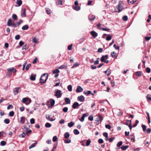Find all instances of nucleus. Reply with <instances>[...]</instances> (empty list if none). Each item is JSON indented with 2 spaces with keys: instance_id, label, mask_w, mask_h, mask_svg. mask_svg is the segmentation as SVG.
I'll use <instances>...</instances> for the list:
<instances>
[{
  "instance_id": "f257e3e1",
  "label": "nucleus",
  "mask_w": 151,
  "mask_h": 151,
  "mask_svg": "<svg viewBox=\"0 0 151 151\" xmlns=\"http://www.w3.org/2000/svg\"><path fill=\"white\" fill-rule=\"evenodd\" d=\"M48 77V75L47 73H44L41 77L40 81V83H45Z\"/></svg>"
},
{
  "instance_id": "f03ea898",
  "label": "nucleus",
  "mask_w": 151,
  "mask_h": 151,
  "mask_svg": "<svg viewBox=\"0 0 151 151\" xmlns=\"http://www.w3.org/2000/svg\"><path fill=\"white\" fill-rule=\"evenodd\" d=\"M122 1H120L119 2L118 5L116 6V9L118 10H116L115 9V12L119 13L122 11L123 9V6L122 5Z\"/></svg>"
},
{
  "instance_id": "7ed1b4c3",
  "label": "nucleus",
  "mask_w": 151,
  "mask_h": 151,
  "mask_svg": "<svg viewBox=\"0 0 151 151\" xmlns=\"http://www.w3.org/2000/svg\"><path fill=\"white\" fill-rule=\"evenodd\" d=\"M108 58V55H103L101 58V61L102 62H104L105 63H109V60H105V59H106V60Z\"/></svg>"
},
{
  "instance_id": "20e7f679",
  "label": "nucleus",
  "mask_w": 151,
  "mask_h": 151,
  "mask_svg": "<svg viewBox=\"0 0 151 151\" xmlns=\"http://www.w3.org/2000/svg\"><path fill=\"white\" fill-rule=\"evenodd\" d=\"M61 91L60 90H58L56 92V94L55 96L57 97V98L60 97L62 96V93H61Z\"/></svg>"
},
{
  "instance_id": "39448f33",
  "label": "nucleus",
  "mask_w": 151,
  "mask_h": 151,
  "mask_svg": "<svg viewBox=\"0 0 151 151\" xmlns=\"http://www.w3.org/2000/svg\"><path fill=\"white\" fill-rule=\"evenodd\" d=\"M21 88L20 87L16 88L13 90V93L15 95H16L19 93V90Z\"/></svg>"
},
{
  "instance_id": "423d86ee",
  "label": "nucleus",
  "mask_w": 151,
  "mask_h": 151,
  "mask_svg": "<svg viewBox=\"0 0 151 151\" xmlns=\"http://www.w3.org/2000/svg\"><path fill=\"white\" fill-rule=\"evenodd\" d=\"M80 105L77 102H75L72 106V108L74 109H76L78 108Z\"/></svg>"
},
{
  "instance_id": "0eeeda50",
  "label": "nucleus",
  "mask_w": 151,
  "mask_h": 151,
  "mask_svg": "<svg viewBox=\"0 0 151 151\" xmlns=\"http://www.w3.org/2000/svg\"><path fill=\"white\" fill-rule=\"evenodd\" d=\"M26 11L25 9H22L21 13V16L22 17H25L26 16Z\"/></svg>"
},
{
  "instance_id": "6e6552de",
  "label": "nucleus",
  "mask_w": 151,
  "mask_h": 151,
  "mask_svg": "<svg viewBox=\"0 0 151 151\" xmlns=\"http://www.w3.org/2000/svg\"><path fill=\"white\" fill-rule=\"evenodd\" d=\"M23 130V132H32V131L29 129V128L27 127L26 126L24 127Z\"/></svg>"
},
{
  "instance_id": "1a4fd4ad",
  "label": "nucleus",
  "mask_w": 151,
  "mask_h": 151,
  "mask_svg": "<svg viewBox=\"0 0 151 151\" xmlns=\"http://www.w3.org/2000/svg\"><path fill=\"white\" fill-rule=\"evenodd\" d=\"M83 88L80 86H78L76 90V92L77 93L81 92L83 91Z\"/></svg>"
},
{
  "instance_id": "9d476101",
  "label": "nucleus",
  "mask_w": 151,
  "mask_h": 151,
  "mask_svg": "<svg viewBox=\"0 0 151 151\" xmlns=\"http://www.w3.org/2000/svg\"><path fill=\"white\" fill-rule=\"evenodd\" d=\"M78 100L81 102H83L85 100V98L82 95L79 96L78 97Z\"/></svg>"
},
{
  "instance_id": "9b49d317",
  "label": "nucleus",
  "mask_w": 151,
  "mask_h": 151,
  "mask_svg": "<svg viewBox=\"0 0 151 151\" xmlns=\"http://www.w3.org/2000/svg\"><path fill=\"white\" fill-rule=\"evenodd\" d=\"M127 124L129 127L130 129L132 128L131 126V120H127L126 121Z\"/></svg>"
},
{
  "instance_id": "f8f14e48",
  "label": "nucleus",
  "mask_w": 151,
  "mask_h": 151,
  "mask_svg": "<svg viewBox=\"0 0 151 151\" xmlns=\"http://www.w3.org/2000/svg\"><path fill=\"white\" fill-rule=\"evenodd\" d=\"M91 35L93 37H96L98 36V34L94 31H92L91 32Z\"/></svg>"
},
{
  "instance_id": "ddd939ff",
  "label": "nucleus",
  "mask_w": 151,
  "mask_h": 151,
  "mask_svg": "<svg viewBox=\"0 0 151 151\" xmlns=\"http://www.w3.org/2000/svg\"><path fill=\"white\" fill-rule=\"evenodd\" d=\"M29 133H26V135L29 136ZM26 134L25 133H22L21 134L19 135V137L20 138H23L25 136Z\"/></svg>"
},
{
  "instance_id": "4468645a",
  "label": "nucleus",
  "mask_w": 151,
  "mask_h": 151,
  "mask_svg": "<svg viewBox=\"0 0 151 151\" xmlns=\"http://www.w3.org/2000/svg\"><path fill=\"white\" fill-rule=\"evenodd\" d=\"M95 18V16L94 15H91L88 17V19L91 21H93Z\"/></svg>"
},
{
  "instance_id": "2eb2a0df",
  "label": "nucleus",
  "mask_w": 151,
  "mask_h": 151,
  "mask_svg": "<svg viewBox=\"0 0 151 151\" xmlns=\"http://www.w3.org/2000/svg\"><path fill=\"white\" fill-rule=\"evenodd\" d=\"M29 27L28 25L26 24L22 27V29L23 30H26L29 29Z\"/></svg>"
},
{
  "instance_id": "dca6fc26",
  "label": "nucleus",
  "mask_w": 151,
  "mask_h": 151,
  "mask_svg": "<svg viewBox=\"0 0 151 151\" xmlns=\"http://www.w3.org/2000/svg\"><path fill=\"white\" fill-rule=\"evenodd\" d=\"M73 7L74 9L77 11H79L80 9V7L78 5L74 6H73Z\"/></svg>"
},
{
  "instance_id": "f3484780",
  "label": "nucleus",
  "mask_w": 151,
  "mask_h": 151,
  "mask_svg": "<svg viewBox=\"0 0 151 151\" xmlns=\"http://www.w3.org/2000/svg\"><path fill=\"white\" fill-rule=\"evenodd\" d=\"M104 73L105 74L107 73V76H109L110 75L111 73L110 70L109 69H107L106 70L104 71Z\"/></svg>"
},
{
  "instance_id": "a211bd4d",
  "label": "nucleus",
  "mask_w": 151,
  "mask_h": 151,
  "mask_svg": "<svg viewBox=\"0 0 151 151\" xmlns=\"http://www.w3.org/2000/svg\"><path fill=\"white\" fill-rule=\"evenodd\" d=\"M12 20L9 19L8 20L7 25L8 26H10L12 25Z\"/></svg>"
},
{
  "instance_id": "6ab92c4d",
  "label": "nucleus",
  "mask_w": 151,
  "mask_h": 151,
  "mask_svg": "<svg viewBox=\"0 0 151 151\" xmlns=\"http://www.w3.org/2000/svg\"><path fill=\"white\" fill-rule=\"evenodd\" d=\"M64 140V142L65 143H69L71 142V140L69 138H65Z\"/></svg>"
},
{
  "instance_id": "aec40b11",
  "label": "nucleus",
  "mask_w": 151,
  "mask_h": 151,
  "mask_svg": "<svg viewBox=\"0 0 151 151\" xmlns=\"http://www.w3.org/2000/svg\"><path fill=\"white\" fill-rule=\"evenodd\" d=\"M37 142H35V143L32 144L31 145H30L29 147V149H30L32 148L35 147L37 145Z\"/></svg>"
},
{
  "instance_id": "412c9836",
  "label": "nucleus",
  "mask_w": 151,
  "mask_h": 151,
  "mask_svg": "<svg viewBox=\"0 0 151 151\" xmlns=\"http://www.w3.org/2000/svg\"><path fill=\"white\" fill-rule=\"evenodd\" d=\"M25 119L24 117H22L20 118V121L21 122L22 124H24L25 122Z\"/></svg>"
},
{
  "instance_id": "4be33fe9",
  "label": "nucleus",
  "mask_w": 151,
  "mask_h": 151,
  "mask_svg": "<svg viewBox=\"0 0 151 151\" xmlns=\"http://www.w3.org/2000/svg\"><path fill=\"white\" fill-rule=\"evenodd\" d=\"M87 115L86 114H83L81 117L80 121L82 122H83L84 120L85 117Z\"/></svg>"
},
{
  "instance_id": "5701e85b",
  "label": "nucleus",
  "mask_w": 151,
  "mask_h": 151,
  "mask_svg": "<svg viewBox=\"0 0 151 151\" xmlns=\"http://www.w3.org/2000/svg\"><path fill=\"white\" fill-rule=\"evenodd\" d=\"M65 101L67 104H70V101L69 98H66L65 99Z\"/></svg>"
},
{
  "instance_id": "b1692460",
  "label": "nucleus",
  "mask_w": 151,
  "mask_h": 151,
  "mask_svg": "<svg viewBox=\"0 0 151 151\" xmlns=\"http://www.w3.org/2000/svg\"><path fill=\"white\" fill-rule=\"evenodd\" d=\"M142 75V72L141 71H137L136 73V75L137 76H140Z\"/></svg>"
},
{
  "instance_id": "393cba45",
  "label": "nucleus",
  "mask_w": 151,
  "mask_h": 151,
  "mask_svg": "<svg viewBox=\"0 0 151 151\" xmlns=\"http://www.w3.org/2000/svg\"><path fill=\"white\" fill-rule=\"evenodd\" d=\"M63 1H61V0H57V1L56 2V4H57V5H62L63 4Z\"/></svg>"
},
{
  "instance_id": "a878e982",
  "label": "nucleus",
  "mask_w": 151,
  "mask_h": 151,
  "mask_svg": "<svg viewBox=\"0 0 151 151\" xmlns=\"http://www.w3.org/2000/svg\"><path fill=\"white\" fill-rule=\"evenodd\" d=\"M128 147V145H126L125 146H122L121 147V148L122 150H126Z\"/></svg>"
},
{
  "instance_id": "bb28decb",
  "label": "nucleus",
  "mask_w": 151,
  "mask_h": 151,
  "mask_svg": "<svg viewBox=\"0 0 151 151\" xmlns=\"http://www.w3.org/2000/svg\"><path fill=\"white\" fill-rule=\"evenodd\" d=\"M12 18L14 20H16L17 19V15L15 14H13L12 15Z\"/></svg>"
},
{
  "instance_id": "cd10ccee",
  "label": "nucleus",
  "mask_w": 151,
  "mask_h": 151,
  "mask_svg": "<svg viewBox=\"0 0 151 151\" xmlns=\"http://www.w3.org/2000/svg\"><path fill=\"white\" fill-rule=\"evenodd\" d=\"M17 4L19 6H20L22 4V1L21 0H17Z\"/></svg>"
},
{
  "instance_id": "c85d7f7f",
  "label": "nucleus",
  "mask_w": 151,
  "mask_h": 151,
  "mask_svg": "<svg viewBox=\"0 0 151 151\" xmlns=\"http://www.w3.org/2000/svg\"><path fill=\"white\" fill-rule=\"evenodd\" d=\"M116 53L115 52H112L111 53V55L113 58H114L116 56Z\"/></svg>"
},
{
  "instance_id": "c756f323",
  "label": "nucleus",
  "mask_w": 151,
  "mask_h": 151,
  "mask_svg": "<svg viewBox=\"0 0 151 151\" xmlns=\"http://www.w3.org/2000/svg\"><path fill=\"white\" fill-rule=\"evenodd\" d=\"M147 99L148 101H151V95L150 94H148L147 96Z\"/></svg>"
},
{
  "instance_id": "7c9ffc66",
  "label": "nucleus",
  "mask_w": 151,
  "mask_h": 151,
  "mask_svg": "<svg viewBox=\"0 0 151 151\" xmlns=\"http://www.w3.org/2000/svg\"><path fill=\"white\" fill-rule=\"evenodd\" d=\"M70 136L69 133H65L64 134V137L65 138H68Z\"/></svg>"
},
{
  "instance_id": "2f4dec72",
  "label": "nucleus",
  "mask_w": 151,
  "mask_h": 151,
  "mask_svg": "<svg viewBox=\"0 0 151 151\" xmlns=\"http://www.w3.org/2000/svg\"><path fill=\"white\" fill-rule=\"evenodd\" d=\"M74 124V123L73 122H71L68 123V126L70 127H71Z\"/></svg>"
},
{
  "instance_id": "473e14b6",
  "label": "nucleus",
  "mask_w": 151,
  "mask_h": 151,
  "mask_svg": "<svg viewBox=\"0 0 151 151\" xmlns=\"http://www.w3.org/2000/svg\"><path fill=\"white\" fill-rule=\"evenodd\" d=\"M30 79L32 81H34L35 80V76H34L32 75H31L30 78Z\"/></svg>"
},
{
  "instance_id": "72a5a7b5",
  "label": "nucleus",
  "mask_w": 151,
  "mask_h": 151,
  "mask_svg": "<svg viewBox=\"0 0 151 151\" xmlns=\"http://www.w3.org/2000/svg\"><path fill=\"white\" fill-rule=\"evenodd\" d=\"M60 72L59 70L58 69H55L53 71L52 73H53L58 74Z\"/></svg>"
},
{
  "instance_id": "f704fd0d",
  "label": "nucleus",
  "mask_w": 151,
  "mask_h": 151,
  "mask_svg": "<svg viewBox=\"0 0 151 151\" xmlns=\"http://www.w3.org/2000/svg\"><path fill=\"white\" fill-rule=\"evenodd\" d=\"M83 93L84 94L86 95H88V94L91 93V92L90 91H88L87 92L84 91L83 92Z\"/></svg>"
},
{
  "instance_id": "c9c22d12",
  "label": "nucleus",
  "mask_w": 151,
  "mask_h": 151,
  "mask_svg": "<svg viewBox=\"0 0 151 151\" xmlns=\"http://www.w3.org/2000/svg\"><path fill=\"white\" fill-rule=\"evenodd\" d=\"M4 122L6 124H8L10 122V120L8 119H6L4 121Z\"/></svg>"
},
{
  "instance_id": "e433bc0d",
  "label": "nucleus",
  "mask_w": 151,
  "mask_h": 151,
  "mask_svg": "<svg viewBox=\"0 0 151 151\" xmlns=\"http://www.w3.org/2000/svg\"><path fill=\"white\" fill-rule=\"evenodd\" d=\"M14 115V112L13 111H12L9 112V116H13Z\"/></svg>"
},
{
  "instance_id": "4c0bfd02",
  "label": "nucleus",
  "mask_w": 151,
  "mask_h": 151,
  "mask_svg": "<svg viewBox=\"0 0 151 151\" xmlns=\"http://www.w3.org/2000/svg\"><path fill=\"white\" fill-rule=\"evenodd\" d=\"M142 128L144 132H145L146 131V127L145 125L142 124Z\"/></svg>"
},
{
  "instance_id": "58836bf2",
  "label": "nucleus",
  "mask_w": 151,
  "mask_h": 151,
  "mask_svg": "<svg viewBox=\"0 0 151 151\" xmlns=\"http://www.w3.org/2000/svg\"><path fill=\"white\" fill-rule=\"evenodd\" d=\"M66 68V65H65V64H64L63 65H61L58 68L60 69H62L65 68Z\"/></svg>"
},
{
  "instance_id": "ea45409f",
  "label": "nucleus",
  "mask_w": 151,
  "mask_h": 151,
  "mask_svg": "<svg viewBox=\"0 0 151 151\" xmlns=\"http://www.w3.org/2000/svg\"><path fill=\"white\" fill-rule=\"evenodd\" d=\"M100 29H102V30H104V31H108V32H109L110 31V29H107L106 28H102V27H101L100 28Z\"/></svg>"
},
{
  "instance_id": "a19ab883",
  "label": "nucleus",
  "mask_w": 151,
  "mask_h": 151,
  "mask_svg": "<svg viewBox=\"0 0 151 151\" xmlns=\"http://www.w3.org/2000/svg\"><path fill=\"white\" fill-rule=\"evenodd\" d=\"M6 142L4 141H1L0 142V145L2 146H4L6 145Z\"/></svg>"
},
{
  "instance_id": "79ce46f5",
  "label": "nucleus",
  "mask_w": 151,
  "mask_h": 151,
  "mask_svg": "<svg viewBox=\"0 0 151 151\" xmlns=\"http://www.w3.org/2000/svg\"><path fill=\"white\" fill-rule=\"evenodd\" d=\"M122 19L124 21H127L128 20V17L127 16H124L123 17Z\"/></svg>"
},
{
  "instance_id": "37998d69",
  "label": "nucleus",
  "mask_w": 151,
  "mask_h": 151,
  "mask_svg": "<svg viewBox=\"0 0 151 151\" xmlns=\"http://www.w3.org/2000/svg\"><path fill=\"white\" fill-rule=\"evenodd\" d=\"M68 89L69 91H72V86L71 85H69L68 86Z\"/></svg>"
},
{
  "instance_id": "c03bdc74",
  "label": "nucleus",
  "mask_w": 151,
  "mask_h": 151,
  "mask_svg": "<svg viewBox=\"0 0 151 151\" xmlns=\"http://www.w3.org/2000/svg\"><path fill=\"white\" fill-rule=\"evenodd\" d=\"M146 114H147V117H148V123H150V116H149V113L147 112H146Z\"/></svg>"
},
{
  "instance_id": "a18cd8bd",
  "label": "nucleus",
  "mask_w": 151,
  "mask_h": 151,
  "mask_svg": "<svg viewBox=\"0 0 151 151\" xmlns=\"http://www.w3.org/2000/svg\"><path fill=\"white\" fill-rule=\"evenodd\" d=\"M55 103V101L53 99L51 100L50 105L51 106H53L54 105Z\"/></svg>"
},
{
  "instance_id": "49530a36",
  "label": "nucleus",
  "mask_w": 151,
  "mask_h": 151,
  "mask_svg": "<svg viewBox=\"0 0 151 151\" xmlns=\"http://www.w3.org/2000/svg\"><path fill=\"white\" fill-rule=\"evenodd\" d=\"M112 37L111 36L109 35H108V36L106 38V40H107L109 41L111 40Z\"/></svg>"
},
{
  "instance_id": "de8ad7c7",
  "label": "nucleus",
  "mask_w": 151,
  "mask_h": 151,
  "mask_svg": "<svg viewBox=\"0 0 151 151\" xmlns=\"http://www.w3.org/2000/svg\"><path fill=\"white\" fill-rule=\"evenodd\" d=\"M46 118L49 121H53L54 120V119H53L52 118H50V116H47L46 117Z\"/></svg>"
},
{
  "instance_id": "09e8293b",
  "label": "nucleus",
  "mask_w": 151,
  "mask_h": 151,
  "mask_svg": "<svg viewBox=\"0 0 151 151\" xmlns=\"http://www.w3.org/2000/svg\"><path fill=\"white\" fill-rule=\"evenodd\" d=\"M51 126V125L48 123H47L45 124V126L46 127H50Z\"/></svg>"
},
{
  "instance_id": "8fccbe9b",
  "label": "nucleus",
  "mask_w": 151,
  "mask_h": 151,
  "mask_svg": "<svg viewBox=\"0 0 151 151\" xmlns=\"http://www.w3.org/2000/svg\"><path fill=\"white\" fill-rule=\"evenodd\" d=\"M72 46H73V45L72 44H70V45H69L68 46V49L69 50H71L72 49Z\"/></svg>"
},
{
  "instance_id": "3c124183",
  "label": "nucleus",
  "mask_w": 151,
  "mask_h": 151,
  "mask_svg": "<svg viewBox=\"0 0 151 151\" xmlns=\"http://www.w3.org/2000/svg\"><path fill=\"white\" fill-rule=\"evenodd\" d=\"M68 110V107H65L63 109V112H67Z\"/></svg>"
},
{
  "instance_id": "603ef678",
  "label": "nucleus",
  "mask_w": 151,
  "mask_h": 151,
  "mask_svg": "<svg viewBox=\"0 0 151 151\" xmlns=\"http://www.w3.org/2000/svg\"><path fill=\"white\" fill-rule=\"evenodd\" d=\"M91 142V141L90 139H88L87 140V143L86 144V146H89Z\"/></svg>"
},
{
  "instance_id": "864d4df0",
  "label": "nucleus",
  "mask_w": 151,
  "mask_h": 151,
  "mask_svg": "<svg viewBox=\"0 0 151 151\" xmlns=\"http://www.w3.org/2000/svg\"><path fill=\"white\" fill-rule=\"evenodd\" d=\"M23 22V21L22 19L19 20V21L17 22V24L18 26H19L21 23Z\"/></svg>"
},
{
  "instance_id": "5fc2aeb1",
  "label": "nucleus",
  "mask_w": 151,
  "mask_h": 151,
  "mask_svg": "<svg viewBox=\"0 0 151 151\" xmlns=\"http://www.w3.org/2000/svg\"><path fill=\"white\" fill-rule=\"evenodd\" d=\"M122 141H120L118 142L117 144L118 147H120L122 144Z\"/></svg>"
},
{
  "instance_id": "6e6d98bb",
  "label": "nucleus",
  "mask_w": 151,
  "mask_h": 151,
  "mask_svg": "<svg viewBox=\"0 0 151 151\" xmlns=\"http://www.w3.org/2000/svg\"><path fill=\"white\" fill-rule=\"evenodd\" d=\"M57 139L58 138L56 136H54L53 137L52 140L53 142H55L57 141Z\"/></svg>"
},
{
  "instance_id": "4d7b16f0",
  "label": "nucleus",
  "mask_w": 151,
  "mask_h": 151,
  "mask_svg": "<svg viewBox=\"0 0 151 151\" xmlns=\"http://www.w3.org/2000/svg\"><path fill=\"white\" fill-rule=\"evenodd\" d=\"M31 66V64H28L26 67V70H27L29 69V68Z\"/></svg>"
},
{
  "instance_id": "13d9d810",
  "label": "nucleus",
  "mask_w": 151,
  "mask_h": 151,
  "mask_svg": "<svg viewBox=\"0 0 151 151\" xmlns=\"http://www.w3.org/2000/svg\"><path fill=\"white\" fill-rule=\"evenodd\" d=\"M146 70L147 73H149L150 72V69L149 68L147 67L146 69Z\"/></svg>"
},
{
  "instance_id": "bf43d9fd",
  "label": "nucleus",
  "mask_w": 151,
  "mask_h": 151,
  "mask_svg": "<svg viewBox=\"0 0 151 151\" xmlns=\"http://www.w3.org/2000/svg\"><path fill=\"white\" fill-rule=\"evenodd\" d=\"M30 122L31 124H34L35 123V119L33 118H32L30 120Z\"/></svg>"
},
{
  "instance_id": "052dcab7",
  "label": "nucleus",
  "mask_w": 151,
  "mask_h": 151,
  "mask_svg": "<svg viewBox=\"0 0 151 151\" xmlns=\"http://www.w3.org/2000/svg\"><path fill=\"white\" fill-rule=\"evenodd\" d=\"M78 65V63L77 62L75 63L72 66V68H74L75 67L77 66Z\"/></svg>"
},
{
  "instance_id": "680f3d73",
  "label": "nucleus",
  "mask_w": 151,
  "mask_h": 151,
  "mask_svg": "<svg viewBox=\"0 0 151 151\" xmlns=\"http://www.w3.org/2000/svg\"><path fill=\"white\" fill-rule=\"evenodd\" d=\"M27 98H24L22 99V102L23 103H25L27 101Z\"/></svg>"
},
{
  "instance_id": "e2e57ef3",
  "label": "nucleus",
  "mask_w": 151,
  "mask_h": 151,
  "mask_svg": "<svg viewBox=\"0 0 151 151\" xmlns=\"http://www.w3.org/2000/svg\"><path fill=\"white\" fill-rule=\"evenodd\" d=\"M98 117H99V119L100 121H101L102 119H103V118H102V116L99 114H98Z\"/></svg>"
},
{
  "instance_id": "0e129e2a",
  "label": "nucleus",
  "mask_w": 151,
  "mask_h": 151,
  "mask_svg": "<svg viewBox=\"0 0 151 151\" xmlns=\"http://www.w3.org/2000/svg\"><path fill=\"white\" fill-rule=\"evenodd\" d=\"M13 106L12 105L10 104V105H9V106L7 107V109H9L13 108Z\"/></svg>"
},
{
  "instance_id": "69168bd1",
  "label": "nucleus",
  "mask_w": 151,
  "mask_h": 151,
  "mask_svg": "<svg viewBox=\"0 0 151 151\" xmlns=\"http://www.w3.org/2000/svg\"><path fill=\"white\" fill-rule=\"evenodd\" d=\"M114 47L116 50H119V46H116V44H114L113 46Z\"/></svg>"
},
{
  "instance_id": "338daca9",
  "label": "nucleus",
  "mask_w": 151,
  "mask_h": 151,
  "mask_svg": "<svg viewBox=\"0 0 151 151\" xmlns=\"http://www.w3.org/2000/svg\"><path fill=\"white\" fill-rule=\"evenodd\" d=\"M27 49H28V47L26 45H25L22 47V50H24Z\"/></svg>"
},
{
  "instance_id": "774afa93",
  "label": "nucleus",
  "mask_w": 151,
  "mask_h": 151,
  "mask_svg": "<svg viewBox=\"0 0 151 151\" xmlns=\"http://www.w3.org/2000/svg\"><path fill=\"white\" fill-rule=\"evenodd\" d=\"M20 37V36L19 35H17L15 36V39L16 40H18L19 39Z\"/></svg>"
}]
</instances>
